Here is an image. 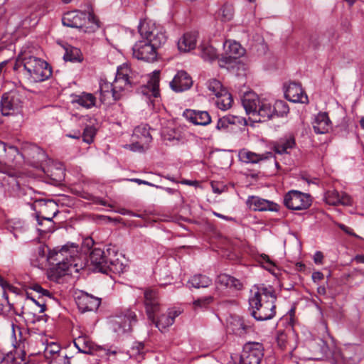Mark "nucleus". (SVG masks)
<instances>
[{
  "label": "nucleus",
  "mask_w": 364,
  "mask_h": 364,
  "mask_svg": "<svg viewBox=\"0 0 364 364\" xmlns=\"http://www.w3.org/2000/svg\"><path fill=\"white\" fill-rule=\"evenodd\" d=\"M141 40L132 48L133 55L138 60L154 62L157 58V50L164 45L167 36L164 28L151 21H141L139 27Z\"/></svg>",
  "instance_id": "obj_1"
},
{
  "label": "nucleus",
  "mask_w": 364,
  "mask_h": 364,
  "mask_svg": "<svg viewBox=\"0 0 364 364\" xmlns=\"http://www.w3.org/2000/svg\"><path fill=\"white\" fill-rule=\"evenodd\" d=\"M277 296L272 286L254 287L249 298V309L257 321L272 319L276 314Z\"/></svg>",
  "instance_id": "obj_2"
},
{
  "label": "nucleus",
  "mask_w": 364,
  "mask_h": 364,
  "mask_svg": "<svg viewBox=\"0 0 364 364\" xmlns=\"http://www.w3.org/2000/svg\"><path fill=\"white\" fill-rule=\"evenodd\" d=\"M242 105L253 122H263L274 118L273 105L266 100H260L255 92H246Z\"/></svg>",
  "instance_id": "obj_3"
},
{
  "label": "nucleus",
  "mask_w": 364,
  "mask_h": 364,
  "mask_svg": "<svg viewBox=\"0 0 364 364\" xmlns=\"http://www.w3.org/2000/svg\"><path fill=\"white\" fill-rule=\"evenodd\" d=\"M11 179L14 181L12 185L13 190L16 192V196L18 198H22L26 203H30L33 200L38 203L40 210L36 211L35 215L39 226L43 225V223L40 222L41 216L56 215L58 210L55 203L53 200H36L35 198L36 192L32 188L27 186H21L19 181L14 178Z\"/></svg>",
  "instance_id": "obj_4"
},
{
  "label": "nucleus",
  "mask_w": 364,
  "mask_h": 364,
  "mask_svg": "<svg viewBox=\"0 0 364 364\" xmlns=\"http://www.w3.org/2000/svg\"><path fill=\"white\" fill-rule=\"evenodd\" d=\"M90 259L95 271L107 274L109 272L120 274L124 266L119 259L109 258L106 252L100 248H95L90 254Z\"/></svg>",
  "instance_id": "obj_5"
},
{
  "label": "nucleus",
  "mask_w": 364,
  "mask_h": 364,
  "mask_svg": "<svg viewBox=\"0 0 364 364\" xmlns=\"http://www.w3.org/2000/svg\"><path fill=\"white\" fill-rule=\"evenodd\" d=\"M23 68L32 82H43L52 75L48 63L34 56H26L23 59Z\"/></svg>",
  "instance_id": "obj_6"
},
{
  "label": "nucleus",
  "mask_w": 364,
  "mask_h": 364,
  "mask_svg": "<svg viewBox=\"0 0 364 364\" xmlns=\"http://www.w3.org/2000/svg\"><path fill=\"white\" fill-rule=\"evenodd\" d=\"M77 245L74 243L66 244L61 247L50 250L48 255V260L53 264L58 265L63 270L68 269L74 262L77 253Z\"/></svg>",
  "instance_id": "obj_7"
},
{
  "label": "nucleus",
  "mask_w": 364,
  "mask_h": 364,
  "mask_svg": "<svg viewBox=\"0 0 364 364\" xmlns=\"http://www.w3.org/2000/svg\"><path fill=\"white\" fill-rule=\"evenodd\" d=\"M137 321L136 313L131 308H124L117 312L112 321V328L118 334L130 333Z\"/></svg>",
  "instance_id": "obj_8"
},
{
  "label": "nucleus",
  "mask_w": 364,
  "mask_h": 364,
  "mask_svg": "<svg viewBox=\"0 0 364 364\" xmlns=\"http://www.w3.org/2000/svg\"><path fill=\"white\" fill-rule=\"evenodd\" d=\"M62 23L64 26L70 28H87V23H95V17L91 13H86L78 10L68 11L63 16Z\"/></svg>",
  "instance_id": "obj_9"
},
{
  "label": "nucleus",
  "mask_w": 364,
  "mask_h": 364,
  "mask_svg": "<svg viewBox=\"0 0 364 364\" xmlns=\"http://www.w3.org/2000/svg\"><path fill=\"white\" fill-rule=\"evenodd\" d=\"M264 356V347L259 342H247L242 349L240 364H259Z\"/></svg>",
  "instance_id": "obj_10"
},
{
  "label": "nucleus",
  "mask_w": 364,
  "mask_h": 364,
  "mask_svg": "<svg viewBox=\"0 0 364 364\" xmlns=\"http://www.w3.org/2000/svg\"><path fill=\"white\" fill-rule=\"evenodd\" d=\"M284 204L291 210H306L311 205V199L309 194L291 190L285 194Z\"/></svg>",
  "instance_id": "obj_11"
},
{
  "label": "nucleus",
  "mask_w": 364,
  "mask_h": 364,
  "mask_svg": "<svg viewBox=\"0 0 364 364\" xmlns=\"http://www.w3.org/2000/svg\"><path fill=\"white\" fill-rule=\"evenodd\" d=\"M21 95L14 90L4 93L1 100V111L3 115L9 116L17 114L22 107Z\"/></svg>",
  "instance_id": "obj_12"
},
{
  "label": "nucleus",
  "mask_w": 364,
  "mask_h": 364,
  "mask_svg": "<svg viewBox=\"0 0 364 364\" xmlns=\"http://www.w3.org/2000/svg\"><path fill=\"white\" fill-rule=\"evenodd\" d=\"M144 304L149 320H154V315L161 312V301L157 289L146 288L144 291Z\"/></svg>",
  "instance_id": "obj_13"
},
{
  "label": "nucleus",
  "mask_w": 364,
  "mask_h": 364,
  "mask_svg": "<svg viewBox=\"0 0 364 364\" xmlns=\"http://www.w3.org/2000/svg\"><path fill=\"white\" fill-rule=\"evenodd\" d=\"M129 69L128 67H120L117 69L114 86V101L119 100L122 92L129 90L132 87V82L129 77Z\"/></svg>",
  "instance_id": "obj_14"
},
{
  "label": "nucleus",
  "mask_w": 364,
  "mask_h": 364,
  "mask_svg": "<svg viewBox=\"0 0 364 364\" xmlns=\"http://www.w3.org/2000/svg\"><path fill=\"white\" fill-rule=\"evenodd\" d=\"M224 55L219 60L220 67L233 63L237 58L242 56L245 49L236 41H226L223 45Z\"/></svg>",
  "instance_id": "obj_15"
},
{
  "label": "nucleus",
  "mask_w": 364,
  "mask_h": 364,
  "mask_svg": "<svg viewBox=\"0 0 364 364\" xmlns=\"http://www.w3.org/2000/svg\"><path fill=\"white\" fill-rule=\"evenodd\" d=\"M75 302L80 311H91L98 309L101 299L82 291L75 296Z\"/></svg>",
  "instance_id": "obj_16"
},
{
  "label": "nucleus",
  "mask_w": 364,
  "mask_h": 364,
  "mask_svg": "<svg viewBox=\"0 0 364 364\" xmlns=\"http://www.w3.org/2000/svg\"><path fill=\"white\" fill-rule=\"evenodd\" d=\"M181 314L179 310L175 309H169L166 313L161 314L159 316L154 315V320H149L156 328L161 332L168 327L173 325L176 317Z\"/></svg>",
  "instance_id": "obj_17"
},
{
  "label": "nucleus",
  "mask_w": 364,
  "mask_h": 364,
  "mask_svg": "<svg viewBox=\"0 0 364 364\" xmlns=\"http://www.w3.org/2000/svg\"><path fill=\"white\" fill-rule=\"evenodd\" d=\"M246 203L247 205L254 211L279 210V205L277 203L255 196H249Z\"/></svg>",
  "instance_id": "obj_18"
},
{
  "label": "nucleus",
  "mask_w": 364,
  "mask_h": 364,
  "mask_svg": "<svg viewBox=\"0 0 364 364\" xmlns=\"http://www.w3.org/2000/svg\"><path fill=\"white\" fill-rule=\"evenodd\" d=\"M284 96L287 100L294 103L307 104L309 102L308 96L301 85L294 82L289 83L284 92Z\"/></svg>",
  "instance_id": "obj_19"
},
{
  "label": "nucleus",
  "mask_w": 364,
  "mask_h": 364,
  "mask_svg": "<svg viewBox=\"0 0 364 364\" xmlns=\"http://www.w3.org/2000/svg\"><path fill=\"white\" fill-rule=\"evenodd\" d=\"M193 85L191 77L184 70L178 71L172 81L171 88L175 92H183L191 88Z\"/></svg>",
  "instance_id": "obj_20"
},
{
  "label": "nucleus",
  "mask_w": 364,
  "mask_h": 364,
  "mask_svg": "<svg viewBox=\"0 0 364 364\" xmlns=\"http://www.w3.org/2000/svg\"><path fill=\"white\" fill-rule=\"evenodd\" d=\"M183 116L196 125L206 126L211 122V117L206 111L186 109Z\"/></svg>",
  "instance_id": "obj_21"
},
{
  "label": "nucleus",
  "mask_w": 364,
  "mask_h": 364,
  "mask_svg": "<svg viewBox=\"0 0 364 364\" xmlns=\"http://www.w3.org/2000/svg\"><path fill=\"white\" fill-rule=\"evenodd\" d=\"M324 201L330 205H350L352 200L350 197L343 193L341 195L336 190L327 191L324 194Z\"/></svg>",
  "instance_id": "obj_22"
},
{
  "label": "nucleus",
  "mask_w": 364,
  "mask_h": 364,
  "mask_svg": "<svg viewBox=\"0 0 364 364\" xmlns=\"http://www.w3.org/2000/svg\"><path fill=\"white\" fill-rule=\"evenodd\" d=\"M30 289L33 290L36 293L39 294L38 299H36L33 296H31V294L27 292V298L32 300L36 305L40 307V313H43L46 311V301L43 299L44 296L48 298L51 297V294L50 291L47 289H43L38 284H33L30 287Z\"/></svg>",
  "instance_id": "obj_23"
},
{
  "label": "nucleus",
  "mask_w": 364,
  "mask_h": 364,
  "mask_svg": "<svg viewBox=\"0 0 364 364\" xmlns=\"http://www.w3.org/2000/svg\"><path fill=\"white\" fill-rule=\"evenodd\" d=\"M71 98V102L73 104H77L86 109H90L95 107L97 102V99L93 94L85 92L80 95H72Z\"/></svg>",
  "instance_id": "obj_24"
},
{
  "label": "nucleus",
  "mask_w": 364,
  "mask_h": 364,
  "mask_svg": "<svg viewBox=\"0 0 364 364\" xmlns=\"http://www.w3.org/2000/svg\"><path fill=\"white\" fill-rule=\"evenodd\" d=\"M198 33L196 32H188L178 41V48L180 51L188 52L196 48Z\"/></svg>",
  "instance_id": "obj_25"
},
{
  "label": "nucleus",
  "mask_w": 364,
  "mask_h": 364,
  "mask_svg": "<svg viewBox=\"0 0 364 364\" xmlns=\"http://www.w3.org/2000/svg\"><path fill=\"white\" fill-rule=\"evenodd\" d=\"M272 156V154L271 152H267L265 154H257L247 149L240 150L238 154L240 160L246 164H257L260 161L271 157Z\"/></svg>",
  "instance_id": "obj_26"
},
{
  "label": "nucleus",
  "mask_w": 364,
  "mask_h": 364,
  "mask_svg": "<svg viewBox=\"0 0 364 364\" xmlns=\"http://www.w3.org/2000/svg\"><path fill=\"white\" fill-rule=\"evenodd\" d=\"M150 127L148 124H141L134 128L132 135L133 140L137 139L146 145L148 148L152 141V136L149 132Z\"/></svg>",
  "instance_id": "obj_27"
},
{
  "label": "nucleus",
  "mask_w": 364,
  "mask_h": 364,
  "mask_svg": "<svg viewBox=\"0 0 364 364\" xmlns=\"http://www.w3.org/2000/svg\"><path fill=\"white\" fill-rule=\"evenodd\" d=\"M141 92L146 95L157 97L159 95V72L155 71L146 85L141 88Z\"/></svg>",
  "instance_id": "obj_28"
},
{
  "label": "nucleus",
  "mask_w": 364,
  "mask_h": 364,
  "mask_svg": "<svg viewBox=\"0 0 364 364\" xmlns=\"http://www.w3.org/2000/svg\"><path fill=\"white\" fill-rule=\"evenodd\" d=\"M331 121L326 112L318 113L313 122V128L316 134H324L330 129Z\"/></svg>",
  "instance_id": "obj_29"
},
{
  "label": "nucleus",
  "mask_w": 364,
  "mask_h": 364,
  "mask_svg": "<svg viewBox=\"0 0 364 364\" xmlns=\"http://www.w3.org/2000/svg\"><path fill=\"white\" fill-rule=\"evenodd\" d=\"M296 146L295 139L294 136H288L280 139L273 146V150L278 154H289Z\"/></svg>",
  "instance_id": "obj_30"
},
{
  "label": "nucleus",
  "mask_w": 364,
  "mask_h": 364,
  "mask_svg": "<svg viewBox=\"0 0 364 364\" xmlns=\"http://www.w3.org/2000/svg\"><path fill=\"white\" fill-rule=\"evenodd\" d=\"M216 282L225 287L235 290L242 289V283L237 279L227 274H220L216 279Z\"/></svg>",
  "instance_id": "obj_31"
},
{
  "label": "nucleus",
  "mask_w": 364,
  "mask_h": 364,
  "mask_svg": "<svg viewBox=\"0 0 364 364\" xmlns=\"http://www.w3.org/2000/svg\"><path fill=\"white\" fill-rule=\"evenodd\" d=\"M100 100L101 102L105 103L110 98L114 100V86L112 83L107 80H101L100 82Z\"/></svg>",
  "instance_id": "obj_32"
},
{
  "label": "nucleus",
  "mask_w": 364,
  "mask_h": 364,
  "mask_svg": "<svg viewBox=\"0 0 364 364\" xmlns=\"http://www.w3.org/2000/svg\"><path fill=\"white\" fill-rule=\"evenodd\" d=\"M63 59L65 61H70L72 63H80L82 61L83 57L81 50L79 48L68 46L65 48Z\"/></svg>",
  "instance_id": "obj_33"
},
{
  "label": "nucleus",
  "mask_w": 364,
  "mask_h": 364,
  "mask_svg": "<svg viewBox=\"0 0 364 364\" xmlns=\"http://www.w3.org/2000/svg\"><path fill=\"white\" fill-rule=\"evenodd\" d=\"M229 327L235 334L240 336L245 335L250 328V326L245 323L243 319L239 317L233 318Z\"/></svg>",
  "instance_id": "obj_34"
},
{
  "label": "nucleus",
  "mask_w": 364,
  "mask_h": 364,
  "mask_svg": "<svg viewBox=\"0 0 364 364\" xmlns=\"http://www.w3.org/2000/svg\"><path fill=\"white\" fill-rule=\"evenodd\" d=\"M217 107L223 111L228 110L232 107L233 99L232 95L225 90L220 96L217 97Z\"/></svg>",
  "instance_id": "obj_35"
},
{
  "label": "nucleus",
  "mask_w": 364,
  "mask_h": 364,
  "mask_svg": "<svg viewBox=\"0 0 364 364\" xmlns=\"http://www.w3.org/2000/svg\"><path fill=\"white\" fill-rule=\"evenodd\" d=\"M188 284L194 288H205L212 284V280L207 276L199 274L193 276L188 280Z\"/></svg>",
  "instance_id": "obj_36"
},
{
  "label": "nucleus",
  "mask_w": 364,
  "mask_h": 364,
  "mask_svg": "<svg viewBox=\"0 0 364 364\" xmlns=\"http://www.w3.org/2000/svg\"><path fill=\"white\" fill-rule=\"evenodd\" d=\"M200 56L206 61H213L218 58L217 50L209 44H203L200 46Z\"/></svg>",
  "instance_id": "obj_37"
},
{
  "label": "nucleus",
  "mask_w": 364,
  "mask_h": 364,
  "mask_svg": "<svg viewBox=\"0 0 364 364\" xmlns=\"http://www.w3.org/2000/svg\"><path fill=\"white\" fill-rule=\"evenodd\" d=\"M8 359H11V364H26L28 362L26 352L19 347H16L14 352L8 355Z\"/></svg>",
  "instance_id": "obj_38"
},
{
  "label": "nucleus",
  "mask_w": 364,
  "mask_h": 364,
  "mask_svg": "<svg viewBox=\"0 0 364 364\" xmlns=\"http://www.w3.org/2000/svg\"><path fill=\"white\" fill-rule=\"evenodd\" d=\"M75 346L78 349L79 352L85 354H90L92 350V343L84 336H79L74 341Z\"/></svg>",
  "instance_id": "obj_39"
},
{
  "label": "nucleus",
  "mask_w": 364,
  "mask_h": 364,
  "mask_svg": "<svg viewBox=\"0 0 364 364\" xmlns=\"http://www.w3.org/2000/svg\"><path fill=\"white\" fill-rule=\"evenodd\" d=\"M240 122V119L237 117L229 115L219 118L216 124L218 130L225 129L228 127L229 124H235Z\"/></svg>",
  "instance_id": "obj_40"
},
{
  "label": "nucleus",
  "mask_w": 364,
  "mask_h": 364,
  "mask_svg": "<svg viewBox=\"0 0 364 364\" xmlns=\"http://www.w3.org/2000/svg\"><path fill=\"white\" fill-rule=\"evenodd\" d=\"M273 105L274 117H280L289 113V108L287 102L282 100H277Z\"/></svg>",
  "instance_id": "obj_41"
},
{
  "label": "nucleus",
  "mask_w": 364,
  "mask_h": 364,
  "mask_svg": "<svg viewBox=\"0 0 364 364\" xmlns=\"http://www.w3.org/2000/svg\"><path fill=\"white\" fill-rule=\"evenodd\" d=\"M28 154L37 164L44 161L47 157L46 152L38 146H32L28 150Z\"/></svg>",
  "instance_id": "obj_42"
},
{
  "label": "nucleus",
  "mask_w": 364,
  "mask_h": 364,
  "mask_svg": "<svg viewBox=\"0 0 364 364\" xmlns=\"http://www.w3.org/2000/svg\"><path fill=\"white\" fill-rule=\"evenodd\" d=\"M208 89L211 93L216 97L220 96L226 89L223 86L221 82L216 79H211L207 82Z\"/></svg>",
  "instance_id": "obj_43"
},
{
  "label": "nucleus",
  "mask_w": 364,
  "mask_h": 364,
  "mask_svg": "<svg viewBox=\"0 0 364 364\" xmlns=\"http://www.w3.org/2000/svg\"><path fill=\"white\" fill-rule=\"evenodd\" d=\"M48 172L50 179L56 183L61 182L65 178V170L60 167H51Z\"/></svg>",
  "instance_id": "obj_44"
},
{
  "label": "nucleus",
  "mask_w": 364,
  "mask_h": 364,
  "mask_svg": "<svg viewBox=\"0 0 364 364\" xmlns=\"http://www.w3.org/2000/svg\"><path fill=\"white\" fill-rule=\"evenodd\" d=\"M219 15L223 21H229L233 18L234 9L231 4H225L220 9Z\"/></svg>",
  "instance_id": "obj_45"
},
{
  "label": "nucleus",
  "mask_w": 364,
  "mask_h": 364,
  "mask_svg": "<svg viewBox=\"0 0 364 364\" xmlns=\"http://www.w3.org/2000/svg\"><path fill=\"white\" fill-rule=\"evenodd\" d=\"M213 296H205L194 300L193 302V308L195 310L198 309H206L213 301Z\"/></svg>",
  "instance_id": "obj_46"
},
{
  "label": "nucleus",
  "mask_w": 364,
  "mask_h": 364,
  "mask_svg": "<svg viewBox=\"0 0 364 364\" xmlns=\"http://www.w3.org/2000/svg\"><path fill=\"white\" fill-rule=\"evenodd\" d=\"M95 135V129L92 126H87L82 133V139L85 142L90 144Z\"/></svg>",
  "instance_id": "obj_47"
},
{
  "label": "nucleus",
  "mask_w": 364,
  "mask_h": 364,
  "mask_svg": "<svg viewBox=\"0 0 364 364\" xmlns=\"http://www.w3.org/2000/svg\"><path fill=\"white\" fill-rule=\"evenodd\" d=\"M132 141L133 142L132 144L127 145V147L129 148L131 151L142 152L148 149V147L142 144V142L140 141L137 139H132Z\"/></svg>",
  "instance_id": "obj_48"
},
{
  "label": "nucleus",
  "mask_w": 364,
  "mask_h": 364,
  "mask_svg": "<svg viewBox=\"0 0 364 364\" xmlns=\"http://www.w3.org/2000/svg\"><path fill=\"white\" fill-rule=\"evenodd\" d=\"M50 364H70V358L60 352L50 362Z\"/></svg>",
  "instance_id": "obj_49"
},
{
  "label": "nucleus",
  "mask_w": 364,
  "mask_h": 364,
  "mask_svg": "<svg viewBox=\"0 0 364 364\" xmlns=\"http://www.w3.org/2000/svg\"><path fill=\"white\" fill-rule=\"evenodd\" d=\"M277 343L281 350H285L287 346V336L286 333L281 332L277 334Z\"/></svg>",
  "instance_id": "obj_50"
},
{
  "label": "nucleus",
  "mask_w": 364,
  "mask_h": 364,
  "mask_svg": "<svg viewBox=\"0 0 364 364\" xmlns=\"http://www.w3.org/2000/svg\"><path fill=\"white\" fill-rule=\"evenodd\" d=\"M10 309L11 304L9 301V296L4 289L1 290V301H0V313H3L6 307Z\"/></svg>",
  "instance_id": "obj_51"
},
{
  "label": "nucleus",
  "mask_w": 364,
  "mask_h": 364,
  "mask_svg": "<svg viewBox=\"0 0 364 364\" xmlns=\"http://www.w3.org/2000/svg\"><path fill=\"white\" fill-rule=\"evenodd\" d=\"M55 215H46V216H41V220L40 222L43 223V222H46L48 224V228H45L43 229H39L41 232H48L50 229L52 228L53 221V219Z\"/></svg>",
  "instance_id": "obj_52"
},
{
  "label": "nucleus",
  "mask_w": 364,
  "mask_h": 364,
  "mask_svg": "<svg viewBox=\"0 0 364 364\" xmlns=\"http://www.w3.org/2000/svg\"><path fill=\"white\" fill-rule=\"evenodd\" d=\"M86 198L89 200H91L95 204H99V205H102L103 206L108 205L107 203L105 200H103L102 198H101L100 197H98V196L89 195V196L87 197Z\"/></svg>",
  "instance_id": "obj_53"
},
{
  "label": "nucleus",
  "mask_w": 364,
  "mask_h": 364,
  "mask_svg": "<svg viewBox=\"0 0 364 364\" xmlns=\"http://www.w3.org/2000/svg\"><path fill=\"white\" fill-rule=\"evenodd\" d=\"M131 181H133V182H135L137 184L139 185H141V184H144V185H146V186H153V187H155L156 188H163L162 186H157V185H154L149 181H144V180H141V179H139V178H132V179H130Z\"/></svg>",
  "instance_id": "obj_54"
},
{
  "label": "nucleus",
  "mask_w": 364,
  "mask_h": 364,
  "mask_svg": "<svg viewBox=\"0 0 364 364\" xmlns=\"http://www.w3.org/2000/svg\"><path fill=\"white\" fill-rule=\"evenodd\" d=\"M323 259V255L321 252L317 251L314 255V261L316 264H322Z\"/></svg>",
  "instance_id": "obj_55"
},
{
  "label": "nucleus",
  "mask_w": 364,
  "mask_h": 364,
  "mask_svg": "<svg viewBox=\"0 0 364 364\" xmlns=\"http://www.w3.org/2000/svg\"><path fill=\"white\" fill-rule=\"evenodd\" d=\"M324 276L323 274L321 272H314L312 274L311 278L314 282H318L319 281L322 280L323 279Z\"/></svg>",
  "instance_id": "obj_56"
},
{
  "label": "nucleus",
  "mask_w": 364,
  "mask_h": 364,
  "mask_svg": "<svg viewBox=\"0 0 364 364\" xmlns=\"http://www.w3.org/2000/svg\"><path fill=\"white\" fill-rule=\"evenodd\" d=\"M339 228L343 230L346 233L350 235H355V234L353 232V230L349 228V227H347L345 225H339Z\"/></svg>",
  "instance_id": "obj_57"
},
{
  "label": "nucleus",
  "mask_w": 364,
  "mask_h": 364,
  "mask_svg": "<svg viewBox=\"0 0 364 364\" xmlns=\"http://www.w3.org/2000/svg\"><path fill=\"white\" fill-rule=\"evenodd\" d=\"M213 215H215L218 218H220L223 219V220H227V221H232V220H233L232 218L229 217V216H226V215H222V214L218 213L217 212H213Z\"/></svg>",
  "instance_id": "obj_58"
},
{
  "label": "nucleus",
  "mask_w": 364,
  "mask_h": 364,
  "mask_svg": "<svg viewBox=\"0 0 364 364\" xmlns=\"http://www.w3.org/2000/svg\"><path fill=\"white\" fill-rule=\"evenodd\" d=\"M354 259L358 263H364V255H358Z\"/></svg>",
  "instance_id": "obj_59"
},
{
  "label": "nucleus",
  "mask_w": 364,
  "mask_h": 364,
  "mask_svg": "<svg viewBox=\"0 0 364 364\" xmlns=\"http://www.w3.org/2000/svg\"><path fill=\"white\" fill-rule=\"evenodd\" d=\"M317 293L320 295H325L326 294V289L324 286H320L317 288Z\"/></svg>",
  "instance_id": "obj_60"
},
{
  "label": "nucleus",
  "mask_w": 364,
  "mask_h": 364,
  "mask_svg": "<svg viewBox=\"0 0 364 364\" xmlns=\"http://www.w3.org/2000/svg\"><path fill=\"white\" fill-rule=\"evenodd\" d=\"M262 259L266 262L267 263H268L269 265L271 266H274V263L270 260L269 257L268 255H262Z\"/></svg>",
  "instance_id": "obj_61"
},
{
  "label": "nucleus",
  "mask_w": 364,
  "mask_h": 364,
  "mask_svg": "<svg viewBox=\"0 0 364 364\" xmlns=\"http://www.w3.org/2000/svg\"><path fill=\"white\" fill-rule=\"evenodd\" d=\"M66 136L68 137L72 138V139H79L80 137V136H81V134H80V131H77L73 134H67Z\"/></svg>",
  "instance_id": "obj_62"
},
{
  "label": "nucleus",
  "mask_w": 364,
  "mask_h": 364,
  "mask_svg": "<svg viewBox=\"0 0 364 364\" xmlns=\"http://www.w3.org/2000/svg\"><path fill=\"white\" fill-rule=\"evenodd\" d=\"M164 190H165L167 193H170V194H173L174 192H175V190H173V188H164L162 187Z\"/></svg>",
  "instance_id": "obj_63"
},
{
  "label": "nucleus",
  "mask_w": 364,
  "mask_h": 364,
  "mask_svg": "<svg viewBox=\"0 0 364 364\" xmlns=\"http://www.w3.org/2000/svg\"><path fill=\"white\" fill-rule=\"evenodd\" d=\"M119 213L122 215H130L131 214V212L129 210H126V209H122Z\"/></svg>",
  "instance_id": "obj_64"
}]
</instances>
